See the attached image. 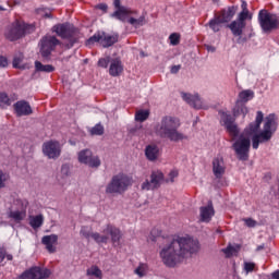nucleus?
<instances>
[{
  "instance_id": "f257e3e1",
  "label": "nucleus",
  "mask_w": 279,
  "mask_h": 279,
  "mask_svg": "<svg viewBox=\"0 0 279 279\" xmlns=\"http://www.w3.org/2000/svg\"><path fill=\"white\" fill-rule=\"evenodd\" d=\"M51 32L64 41L58 39L56 35H44L39 40V52L44 60H51V56L57 47L72 49L78 43V28L74 24H71V22L53 24Z\"/></svg>"
},
{
  "instance_id": "f03ea898",
  "label": "nucleus",
  "mask_w": 279,
  "mask_h": 279,
  "mask_svg": "<svg viewBox=\"0 0 279 279\" xmlns=\"http://www.w3.org/2000/svg\"><path fill=\"white\" fill-rule=\"evenodd\" d=\"M199 248L201 243L197 239L175 236L161 250L160 256L165 265L175 267L177 263H180L187 254H196Z\"/></svg>"
},
{
  "instance_id": "7ed1b4c3",
  "label": "nucleus",
  "mask_w": 279,
  "mask_h": 279,
  "mask_svg": "<svg viewBox=\"0 0 279 279\" xmlns=\"http://www.w3.org/2000/svg\"><path fill=\"white\" fill-rule=\"evenodd\" d=\"M264 119V112L258 110L255 121L248 123V125L244 129V132L242 134L240 133L239 136H236V138L234 140L232 149L235 151L239 160L246 161L250 159V148L252 145L250 136H252L253 141L256 132L260 130V125Z\"/></svg>"
},
{
  "instance_id": "20e7f679",
  "label": "nucleus",
  "mask_w": 279,
  "mask_h": 279,
  "mask_svg": "<svg viewBox=\"0 0 279 279\" xmlns=\"http://www.w3.org/2000/svg\"><path fill=\"white\" fill-rule=\"evenodd\" d=\"M248 113L250 108H247V106H244L243 99H241V93H239L238 95L235 105L232 108V113L229 111L219 110L218 114L220 117V124L231 136L232 141H235L241 132L239 124L236 123V119H239V117L245 119Z\"/></svg>"
},
{
  "instance_id": "39448f33",
  "label": "nucleus",
  "mask_w": 279,
  "mask_h": 279,
  "mask_svg": "<svg viewBox=\"0 0 279 279\" xmlns=\"http://www.w3.org/2000/svg\"><path fill=\"white\" fill-rule=\"evenodd\" d=\"M180 125V119L177 117H162L161 121L154 128L155 134L159 136V138H168L172 143L187 141L189 136L179 132Z\"/></svg>"
},
{
  "instance_id": "423d86ee",
  "label": "nucleus",
  "mask_w": 279,
  "mask_h": 279,
  "mask_svg": "<svg viewBox=\"0 0 279 279\" xmlns=\"http://www.w3.org/2000/svg\"><path fill=\"white\" fill-rule=\"evenodd\" d=\"M279 125V119L277 114H268L264 121V128L262 132L259 130L252 138V147L253 149H258L259 145L263 143H269L271 141L274 134H276Z\"/></svg>"
},
{
  "instance_id": "0eeeda50",
  "label": "nucleus",
  "mask_w": 279,
  "mask_h": 279,
  "mask_svg": "<svg viewBox=\"0 0 279 279\" xmlns=\"http://www.w3.org/2000/svg\"><path fill=\"white\" fill-rule=\"evenodd\" d=\"M238 10V4H231V7H226V9H221L218 15H214V17H211V20L207 22L206 27H209L214 32V34H218L223 23H229V25H231V21H233Z\"/></svg>"
},
{
  "instance_id": "6e6552de",
  "label": "nucleus",
  "mask_w": 279,
  "mask_h": 279,
  "mask_svg": "<svg viewBox=\"0 0 279 279\" xmlns=\"http://www.w3.org/2000/svg\"><path fill=\"white\" fill-rule=\"evenodd\" d=\"M257 20L264 34H271V32L279 29L278 13H271V11H268V9H260Z\"/></svg>"
},
{
  "instance_id": "1a4fd4ad",
  "label": "nucleus",
  "mask_w": 279,
  "mask_h": 279,
  "mask_svg": "<svg viewBox=\"0 0 279 279\" xmlns=\"http://www.w3.org/2000/svg\"><path fill=\"white\" fill-rule=\"evenodd\" d=\"M29 29V24L26 22H21V20H14L12 24H9L4 36L7 40L10 43H16V40H21V38H25L27 36V32Z\"/></svg>"
},
{
  "instance_id": "9d476101",
  "label": "nucleus",
  "mask_w": 279,
  "mask_h": 279,
  "mask_svg": "<svg viewBox=\"0 0 279 279\" xmlns=\"http://www.w3.org/2000/svg\"><path fill=\"white\" fill-rule=\"evenodd\" d=\"M132 184V179L129 175H124V173H118L113 175L109 184L106 186V193L109 194H119L122 195L128 191L129 186Z\"/></svg>"
},
{
  "instance_id": "9b49d317",
  "label": "nucleus",
  "mask_w": 279,
  "mask_h": 279,
  "mask_svg": "<svg viewBox=\"0 0 279 279\" xmlns=\"http://www.w3.org/2000/svg\"><path fill=\"white\" fill-rule=\"evenodd\" d=\"M95 43H99L104 49H109V47H113V45L119 43V33L110 35V33H106V31H97V33L88 37L86 45L90 47V45H95Z\"/></svg>"
},
{
  "instance_id": "f8f14e48",
  "label": "nucleus",
  "mask_w": 279,
  "mask_h": 279,
  "mask_svg": "<svg viewBox=\"0 0 279 279\" xmlns=\"http://www.w3.org/2000/svg\"><path fill=\"white\" fill-rule=\"evenodd\" d=\"M114 9L113 13H111V19H117V21H121V23H125L128 16H136L138 11H133L130 7H124L121 4V0H113Z\"/></svg>"
},
{
  "instance_id": "ddd939ff",
  "label": "nucleus",
  "mask_w": 279,
  "mask_h": 279,
  "mask_svg": "<svg viewBox=\"0 0 279 279\" xmlns=\"http://www.w3.org/2000/svg\"><path fill=\"white\" fill-rule=\"evenodd\" d=\"M228 29H230L232 36L236 39L238 45H245L247 43V35H243L242 24H241V13H239L235 20H232L230 24H227Z\"/></svg>"
},
{
  "instance_id": "4468645a",
  "label": "nucleus",
  "mask_w": 279,
  "mask_h": 279,
  "mask_svg": "<svg viewBox=\"0 0 279 279\" xmlns=\"http://www.w3.org/2000/svg\"><path fill=\"white\" fill-rule=\"evenodd\" d=\"M162 182H165V173L162 171H153L150 173V180H145L142 183V191H155L160 189Z\"/></svg>"
},
{
  "instance_id": "2eb2a0df",
  "label": "nucleus",
  "mask_w": 279,
  "mask_h": 279,
  "mask_svg": "<svg viewBox=\"0 0 279 279\" xmlns=\"http://www.w3.org/2000/svg\"><path fill=\"white\" fill-rule=\"evenodd\" d=\"M51 276L50 269H43V267H31L21 274L19 279H46Z\"/></svg>"
},
{
  "instance_id": "dca6fc26",
  "label": "nucleus",
  "mask_w": 279,
  "mask_h": 279,
  "mask_svg": "<svg viewBox=\"0 0 279 279\" xmlns=\"http://www.w3.org/2000/svg\"><path fill=\"white\" fill-rule=\"evenodd\" d=\"M78 161L83 165L92 167L93 169H98V167H100L101 165L99 156H94L90 149H83L82 151H80Z\"/></svg>"
},
{
  "instance_id": "f3484780",
  "label": "nucleus",
  "mask_w": 279,
  "mask_h": 279,
  "mask_svg": "<svg viewBox=\"0 0 279 279\" xmlns=\"http://www.w3.org/2000/svg\"><path fill=\"white\" fill-rule=\"evenodd\" d=\"M101 236H109L111 238V243L114 247H118L122 240V232L120 228H117V226H113L112 223H108L107 227L104 229V234Z\"/></svg>"
},
{
  "instance_id": "a211bd4d",
  "label": "nucleus",
  "mask_w": 279,
  "mask_h": 279,
  "mask_svg": "<svg viewBox=\"0 0 279 279\" xmlns=\"http://www.w3.org/2000/svg\"><path fill=\"white\" fill-rule=\"evenodd\" d=\"M44 155L49 159L57 160L61 156L60 143L58 141H49L43 145Z\"/></svg>"
},
{
  "instance_id": "6ab92c4d",
  "label": "nucleus",
  "mask_w": 279,
  "mask_h": 279,
  "mask_svg": "<svg viewBox=\"0 0 279 279\" xmlns=\"http://www.w3.org/2000/svg\"><path fill=\"white\" fill-rule=\"evenodd\" d=\"M13 110L16 117H29L31 114H34V110L29 101H25V99H22L21 101H16L13 105Z\"/></svg>"
},
{
  "instance_id": "aec40b11",
  "label": "nucleus",
  "mask_w": 279,
  "mask_h": 279,
  "mask_svg": "<svg viewBox=\"0 0 279 279\" xmlns=\"http://www.w3.org/2000/svg\"><path fill=\"white\" fill-rule=\"evenodd\" d=\"M225 158L217 156L213 160V173L217 180H221L226 173Z\"/></svg>"
},
{
  "instance_id": "412c9836",
  "label": "nucleus",
  "mask_w": 279,
  "mask_h": 279,
  "mask_svg": "<svg viewBox=\"0 0 279 279\" xmlns=\"http://www.w3.org/2000/svg\"><path fill=\"white\" fill-rule=\"evenodd\" d=\"M80 234L85 239H94L96 243H108V236H101L99 232H92L88 226H82Z\"/></svg>"
},
{
  "instance_id": "4be33fe9",
  "label": "nucleus",
  "mask_w": 279,
  "mask_h": 279,
  "mask_svg": "<svg viewBox=\"0 0 279 279\" xmlns=\"http://www.w3.org/2000/svg\"><path fill=\"white\" fill-rule=\"evenodd\" d=\"M182 99L189 104L192 108L201 110L204 106V101L199 95H191L189 93H182Z\"/></svg>"
},
{
  "instance_id": "5701e85b",
  "label": "nucleus",
  "mask_w": 279,
  "mask_h": 279,
  "mask_svg": "<svg viewBox=\"0 0 279 279\" xmlns=\"http://www.w3.org/2000/svg\"><path fill=\"white\" fill-rule=\"evenodd\" d=\"M201 221L209 223L215 216V208L213 202H209L207 206H201L199 208Z\"/></svg>"
},
{
  "instance_id": "b1692460",
  "label": "nucleus",
  "mask_w": 279,
  "mask_h": 279,
  "mask_svg": "<svg viewBox=\"0 0 279 279\" xmlns=\"http://www.w3.org/2000/svg\"><path fill=\"white\" fill-rule=\"evenodd\" d=\"M41 243L46 245V248L50 254H53L56 252L54 244L58 243V234H46L41 238Z\"/></svg>"
},
{
  "instance_id": "393cba45",
  "label": "nucleus",
  "mask_w": 279,
  "mask_h": 279,
  "mask_svg": "<svg viewBox=\"0 0 279 279\" xmlns=\"http://www.w3.org/2000/svg\"><path fill=\"white\" fill-rule=\"evenodd\" d=\"M121 73H123V65H122L121 60H119L118 58L111 60L109 74L112 77H119V75H121Z\"/></svg>"
},
{
  "instance_id": "a878e982",
  "label": "nucleus",
  "mask_w": 279,
  "mask_h": 279,
  "mask_svg": "<svg viewBox=\"0 0 279 279\" xmlns=\"http://www.w3.org/2000/svg\"><path fill=\"white\" fill-rule=\"evenodd\" d=\"M160 149L158 145H147L145 149V156L148 160L154 162L155 160H158Z\"/></svg>"
},
{
  "instance_id": "bb28decb",
  "label": "nucleus",
  "mask_w": 279,
  "mask_h": 279,
  "mask_svg": "<svg viewBox=\"0 0 279 279\" xmlns=\"http://www.w3.org/2000/svg\"><path fill=\"white\" fill-rule=\"evenodd\" d=\"M56 71V66L52 64H43V62H39L36 60L35 62V72L36 73H53Z\"/></svg>"
},
{
  "instance_id": "cd10ccee",
  "label": "nucleus",
  "mask_w": 279,
  "mask_h": 279,
  "mask_svg": "<svg viewBox=\"0 0 279 279\" xmlns=\"http://www.w3.org/2000/svg\"><path fill=\"white\" fill-rule=\"evenodd\" d=\"M128 22L130 25L135 27V29H137V27H143V25H146V15H145V13H142V15H140V17H133V15H131V17H129Z\"/></svg>"
},
{
  "instance_id": "c85d7f7f",
  "label": "nucleus",
  "mask_w": 279,
  "mask_h": 279,
  "mask_svg": "<svg viewBox=\"0 0 279 279\" xmlns=\"http://www.w3.org/2000/svg\"><path fill=\"white\" fill-rule=\"evenodd\" d=\"M9 217L20 223L26 217V210H10Z\"/></svg>"
},
{
  "instance_id": "c756f323",
  "label": "nucleus",
  "mask_w": 279,
  "mask_h": 279,
  "mask_svg": "<svg viewBox=\"0 0 279 279\" xmlns=\"http://www.w3.org/2000/svg\"><path fill=\"white\" fill-rule=\"evenodd\" d=\"M240 97L242 99V102L244 106H247L248 101H252L254 99V90H241Z\"/></svg>"
},
{
  "instance_id": "7c9ffc66",
  "label": "nucleus",
  "mask_w": 279,
  "mask_h": 279,
  "mask_svg": "<svg viewBox=\"0 0 279 279\" xmlns=\"http://www.w3.org/2000/svg\"><path fill=\"white\" fill-rule=\"evenodd\" d=\"M45 219L43 217V215H36L35 217H32V219L29 220V225L32 228H34V230H36L37 228H40L44 223Z\"/></svg>"
},
{
  "instance_id": "2f4dec72",
  "label": "nucleus",
  "mask_w": 279,
  "mask_h": 279,
  "mask_svg": "<svg viewBox=\"0 0 279 279\" xmlns=\"http://www.w3.org/2000/svg\"><path fill=\"white\" fill-rule=\"evenodd\" d=\"M149 110H138L135 113V121H140L141 123H143L144 121H147V119H149Z\"/></svg>"
},
{
  "instance_id": "473e14b6",
  "label": "nucleus",
  "mask_w": 279,
  "mask_h": 279,
  "mask_svg": "<svg viewBox=\"0 0 279 279\" xmlns=\"http://www.w3.org/2000/svg\"><path fill=\"white\" fill-rule=\"evenodd\" d=\"M92 136H102L105 134V128L101 125V123H97L94 128L90 130Z\"/></svg>"
},
{
  "instance_id": "72a5a7b5",
  "label": "nucleus",
  "mask_w": 279,
  "mask_h": 279,
  "mask_svg": "<svg viewBox=\"0 0 279 279\" xmlns=\"http://www.w3.org/2000/svg\"><path fill=\"white\" fill-rule=\"evenodd\" d=\"M0 105L1 108H4V106H12V101L7 93H0Z\"/></svg>"
},
{
  "instance_id": "f704fd0d",
  "label": "nucleus",
  "mask_w": 279,
  "mask_h": 279,
  "mask_svg": "<svg viewBox=\"0 0 279 279\" xmlns=\"http://www.w3.org/2000/svg\"><path fill=\"white\" fill-rule=\"evenodd\" d=\"M169 40H170L171 45H173V47H177V45H180V40H181L180 33H171L169 35Z\"/></svg>"
},
{
  "instance_id": "c9c22d12",
  "label": "nucleus",
  "mask_w": 279,
  "mask_h": 279,
  "mask_svg": "<svg viewBox=\"0 0 279 279\" xmlns=\"http://www.w3.org/2000/svg\"><path fill=\"white\" fill-rule=\"evenodd\" d=\"M247 19H248L247 13H245L244 9H242V11H240V22H241L242 34H243V29H245L247 25V22H246Z\"/></svg>"
},
{
  "instance_id": "e433bc0d",
  "label": "nucleus",
  "mask_w": 279,
  "mask_h": 279,
  "mask_svg": "<svg viewBox=\"0 0 279 279\" xmlns=\"http://www.w3.org/2000/svg\"><path fill=\"white\" fill-rule=\"evenodd\" d=\"M24 60L23 53H20L13 59V68L14 69H25V66H21L22 62Z\"/></svg>"
},
{
  "instance_id": "4c0bfd02",
  "label": "nucleus",
  "mask_w": 279,
  "mask_h": 279,
  "mask_svg": "<svg viewBox=\"0 0 279 279\" xmlns=\"http://www.w3.org/2000/svg\"><path fill=\"white\" fill-rule=\"evenodd\" d=\"M61 175H62V178H70V175H71V165H69L68 162L62 165Z\"/></svg>"
},
{
  "instance_id": "58836bf2",
  "label": "nucleus",
  "mask_w": 279,
  "mask_h": 279,
  "mask_svg": "<svg viewBox=\"0 0 279 279\" xmlns=\"http://www.w3.org/2000/svg\"><path fill=\"white\" fill-rule=\"evenodd\" d=\"M87 274H88V276H95L96 278H101L102 277V271L97 266L92 267V269H88Z\"/></svg>"
},
{
  "instance_id": "ea45409f",
  "label": "nucleus",
  "mask_w": 279,
  "mask_h": 279,
  "mask_svg": "<svg viewBox=\"0 0 279 279\" xmlns=\"http://www.w3.org/2000/svg\"><path fill=\"white\" fill-rule=\"evenodd\" d=\"M161 230H159L158 228H153V230H150L149 239L150 241L156 242L158 236H161Z\"/></svg>"
},
{
  "instance_id": "a19ab883",
  "label": "nucleus",
  "mask_w": 279,
  "mask_h": 279,
  "mask_svg": "<svg viewBox=\"0 0 279 279\" xmlns=\"http://www.w3.org/2000/svg\"><path fill=\"white\" fill-rule=\"evenodd\" d=\"M5 257L8 260H13V254H7V250H4V247H0V263H3Z\"/></svg>"
},
{
  "instance_id": "79ce46f5",
  "label": "nucleus",
  "mask_w": 279,
  "mask_h": 279,
  "mask_svg": "<svg viewBox=\"0 0 279 279\" xmlns=\"http://www.w3.org/2000/svg\"><path fill=\"white\" fill-rule=\"evenodd\" d=\"M256 270V263H252V262H245L244 263V271L246 274H252V271Z\"/></svg>"
},
{
  "instance_id": "37998d69",
  "label": "nucleus",
  "mask_w": 279,
  "mask_h": 279,
  "mask_svg": "<svg viewBox=\"0 0 279 279\" xmlns=\"http://www.w3.org/2000/svg\"><path fill=\"white\" fill-rule=\"evenodd\" d=\"M111 62V58H100V60H98V66H100L101 69H108L109 64Z\"/></svg>"
},
{
  "instance_id": "c03bdc74",
  "label": "nucleus",
  "mask_w": 279,
  "mask_h": 279,
  "mask_svg": "<svg viewBox=\"0 0 279 279\" xmlns=\"http://www.w3.org/2000/svg\"><path fill=\"white\" fill-rule=\"evenodd\" d=\"M96 10H101V12H105V14H107L108 12L107 2H99L98 4H96Z\"/></svg>"
},
{
  "instance_id": "a18cd8bd",
  "label": "nucleus",
  "mask_w": 279,
  "mask_h": 279,
  "mask_svg": "<svg viewBox=\"0 0 279 279\" xmlns=\"http://www.w3.org/2000/svg\"><path fill=\"white\" fill-rule=\"evenodd\" d=\"M5 182H7V175H5L4 171H2L0 169V189L5 187Z\"/></svg>"
},
{
  "instance_id": "49530a36",
  "label": "nucleus",
  "mask_w": 279,
  "mask_h": 279,
  "mask_svg": "<svg viewBox=\"0 0 279 279\" xmlns=\"http://www.w3.org/2000/svg\"><path fill=\"white\" fill-rule=\"evenodd\" d=\"M241 8H242V10H244L246 16L248 19H252V15H250V9H247V1L246 0H242Z\"/></svg>"
},
{
  "instance_id": "de8ad7c7",
  "label": "nucleus",
  "mask_w": 279,
  "mask_h": 279,
  "mask_svg": "<svg viewBox=\"0 0 279 279\" xmlns=\"http://www.w3.org/2000/svg\"><path fill=\"white\" fill-rule=\"evenodd\" d=\"M9 65L8 58L0 56V69H5Z\"/></svg>"
},
{
  "instance_id": "09e8293b",
  "label": "nucleus",
  "mask_w": 279,
  "mask_h": 279,
  "mask_svg": "<svg viewBox=\"0 0 279 279\" xmlns=\"http://www.w3.org/2000/svg\"><path fill=\"white\" fill-rule=\"evenodd\" d=\"M244 221H245V225L248 228H255L256 227V221L252 218L244 219Z\"/></svg>"
},
{
  "instance_id": "8fccbe9b",
  "label": "nucleus",
  "mask_w": 279,
  "mask_h": 279,
  "mask_svg": "<svg viewBox=\"0 0 279 279\" xmlns=\"http://www.w3.org/2000/svg\"><path fill=\"white\" fill-rule=\"evenodd\" d=\"M143 130V125H135V128H131L130 133L131 134H138Z\"/></svg>"
},
{
  "instance_id": "3c124183",
  "label": "nucleus",
  "mask_w": 279,
  "mask_h": 279,
  "mask_svg": "<svg viewBox=\"0 0 279 279\" xmlns=\"http://www.w3.org/2000/svg\"><path fill=\"white\" fill-rule=\"evenodd\" d=\"M178 175H179L178 171H170L169 173L170 182H174V179L178 178Z\"/></svg>"
},
{
  "instance_id": "603ef678",
  "label": "nucleus",
  "mask_w": 279,
  "mask_h": 279,
  "mask_svg": "<svg viewBox=\"0 0 279 279\" xmlns=\"http://www.w3.org/2000/svg\"><path fill=\"white\" fill-rule=\"evenodd\" d=\"M180 69H181V65H174V66H171V73L172 74H177V73H179V71H180Z\"/></svg>"
},
{
  "instance_id": "864d4df0",
  "label": "nucleus",
  "mask_w": 279,
  "mask_h": 279,
  "mask_svg": "<svg viewBox=\"0 0 279 279\" xmlns=\"http://www.w3.org/2000/svg\"><path fill=\"white\" fill-rule=\"evenodd\" d=\"M135 274H137V276H140V277H143L144 276V271H143L142 267H137L135 269Z\"/></svg>"
},
{
  "instance_id": "5fc2aeb1",
  "label": "nucleus",
  "mask_w": 279,
  "mask_h": 279,
  "mask_svg": "<svg viewBox=\"0 0 279 279\" xmlns=\"http://www.w3.org/2000/svg\"><path fill=\"white\" fill-rule=\"evenodd\" d=\"M207 51H211V53L216 52V46H207Z\"/></svg>"
},
{
  "instance_id": "6e6d98bb",
  "label": "nucleus",
  "mask_w": 279,
  "mask_h": 279,
  "mask_svg": "<svg viewBox=\"0 0 279 279\" xmlns=\"http://www.w3.org/2000/svg\"><path fill=\"white\" fill-rule=\"evenodd\" d=\"M234 247L232 245H228V247L225 250L226 254L233 252Z\"/></svg>"
},
{
  "instance_id": "4d7b16f0",
  "label": "nucleus",
  "mask_w": 279,
  "mask_h": 279,
  "mask_svg": "<svg viewBox=\"0 0 279 279\" xmlns=\"http://www.w3.org/2000/svg\"><path fill=\"white\" fill-rule=\"evenodd\" d=\"M271 277H272L274 279H279V269H277V271H274V272L271 274Z\"/></svg>"
},
{
  "instance_id": "13d9d810",
  "label": "nucleus",
  "mask_w": 279,
  "mask_h": 279,
  "mask_svg": "<svg viewBox=\"0 0 279 279\" xmlns=\"http://www.w3.org/2000/svg\"><path fill=\"white\" fill-rule=\"evenodd\" d=\"M45 19H53L52 13H45Z\"/></svg>"
},
{
  "instance_id": "bf43d9fd",
  "label": "nucleus",
  "mask_w": 279,
  "mask_h": 279,
  "mask_svg": "<svg viewBox=\"0 0 279 279\" xmlns=\"http://www.w3.org/2000/svg\"><path fill=\"white\" fill-rule=\"evenodd\" d=\"M255 36V33H248V38H253Z\"/></svg>"
},
{
  "instance_id": "052dcab7",
  "label": "nucleus",
  "mask_w": 279,
  "mask_h": 279,
  "mask_svg": "<svg viewBox=\"0 0 279 279\" xmlns=\"http://www.w3.org/2000/svg\"><path fill=\"white\" fill-rule=\"evenodd\" d=\"M265 245H258L257 250H264Z\"/></svg>"
},
{
  "instance_id": "680f3d73",
  "label": "nucleus",
  "mask_w": 279,
  "mask_h": 279,
  "mask_svg": "<svg viewBox=\"0 0 279 279\" xmlns=\"http://www.w3.org/2000/svg\"><path fill=\"white\" fill-rule=\"evenodd\" d=\"M278 195H279V180H278Z\"/></svg>"
}]
</instances>
